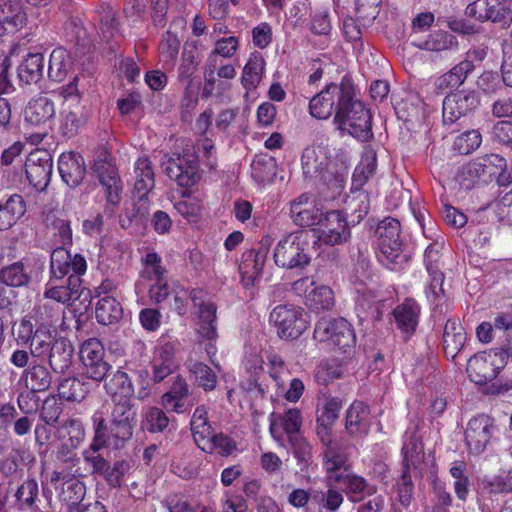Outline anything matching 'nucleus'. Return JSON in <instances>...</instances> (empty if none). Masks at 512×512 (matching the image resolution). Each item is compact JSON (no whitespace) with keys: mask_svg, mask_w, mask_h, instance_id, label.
Here are the masks:
<instances>
[{"mask_svg":"<svg viewBox=\"0 0 512 512\" xmlns=\"http://www.w3.org/2000/svg\"><path fill=\"white\" fill-rule=\"evenodd\" d=\"M328 106L326 116L335 111L334 121L339 129L347 130L353 137L368 141L372 138V116L364 104L355 99L354 86L347 78L340 85L331 83L322 90V110Z\"/></svg>","mask_w":512,"mask_h":512,"instance_id":"obj_1","label":"nucleus"},{"mask_svg":"<svg viewBox=\"0 0 512 512\" xmlns=\"http://www.w3.org/2000/svg\"><path fill=\"white\" fill-rule=\"evenodd\" d=\"M87 271L83 255H72L64 247L54 249L50 256V279L45 291L47 298L60 303L74 301L80 297L82 276Z\"/></svg>","mask_w":512,"mask_h":512,"instance_id":"obj_2","label":"nucleus"},{"mask_svg":"<svg viewBox=\"0 0 512 512\" xmlns=\"http://www.w3.org/2000/svg\"><path fill=\"white\" fill-rule=\"evenodd\" d=\"M91 420L94 430L93 450H101L108 445L122 448L133 436L137 425V413L133 403L116 402L111 411L109 424L100 411H96Z\"/></svg>","mask_w":512,"mask_h":512,"instance_id":"obj_3","label":"nucleus"},{"mask_svg":"<svg viewBox=\"0 0 512 512\" xmlns=\"http://www.w3.org/2000/svg\"><path fill=\"white\" fill-rule=\"evenodd\" d=\"M309 232L288 234L282 238L274 249V261L285 269H304L311 261Z\"/></svg>","mask_w":512,"mask_h":512,"instance_id":"obj_4","label":"nucleus"},{"mask_svg":"<svg viewBox=\"0 0 512 512\" xmlns=\"http://www.w3.org/2000/svg\"><path fill=\"white\" fill-rule=\"evenodd\" d=\"M269 321L281 340L292 341L300 338L309 328L310 321L305 311L292 304H279L269 315Z\"/></svg>","mask_w":512,"mask_h":512,"instance_id":"obj_5","label":"nucleus"},{"mask_svg":"<svg viewBox=\"0 0 512 512\" xmlns=\"http://www.w3.org/2000/svg\"><path fill=\"white\" fill-rule=\"evenodd\" d=\"M161 166L164 173L183 188H191L196 185L201 177L198 156L190 150L166 154Z\"/></svg>","mask_w":512,"mask_h":512,"instance_id":"obj_6","label":"nucleus"},{"mask_svg":"<svg viewBox=\"0 0 512 512\" xmlns=\"http://www.w3.org/2000/svg\"><path fill=\"white\" fill-rule=\"evenodd\" d=\"M400 233V222L391 217L380 221L375 230L379 249L378 258L380 262L391 269L393 265L401 263L404 258Z\"/></svg>","mask_w":512,"mask_h":512,"instance_id":"obj_7","label":"nucleus"},{"mask_svg":"<svg viewBox=\"0 0 512 512\" xmlns=\"http://www.w3.org/2000/svg\"><path fill=\"white\" fill-rule=\"evenodd\" d=\"M512 355L505 349L480 352L470 357L467 372L470 380L477 385H485L494 380L506 366L508 357Z\"/></svg>","mask_w":512,"mask_h":512,"instance_id":"obj_8","label":"nucleus"},{"mask_svg":"<svg viewBox=\"0 0 512 512\" xmlns=\"http://www.w3.org/2000/svg\"><path fill=\"white\" fill-rule=\"evenodd\" d=\"M348 176L347 156L343 150L328 151L322 169V198L335 200L344 191Z\"/></svg>","mask_w":512,"mask_h":512,"instance_id":"obj_9","label":"nucleus"},{"mask_svg":"<svg viewBox=\"0 0 512 512\" xmlns=\"http://www.w3.org/2000/svg\"><path fill=\"white\" fill-rule=\"evenodd\" d=\"M106 351L101 340L89 338L79 347V359L83 365L84 373L89 379L97 382L105 380L110 363L105 359Z\"/></svg>","mask_w":512,"mask_h":512,"instance_id":"obj_10","label":"nucleus"},{"mask_svg":"<svg viewBox=\"0 0 512 512\" xmlns=\"http://www.w3.org/2000/svg\"><path fill=\"white\" fill-rule=\"evenodd\" d=\"M290 215L295 225L310 228L314 244L320 241V208L314 197L304 193L290 203Z\"/></svg>","mask_w":512,"mask_h":512,"instance_id":"obj_11","label":"nucleus"},{"mask_svg":"<svg viewBox=\"0 0 512 512\" xmlns=\"http://www.w3.org/2000/svg\"><path fill=\"white\" fill-rule=\"evenodd\" d=\"M56 115L55 103L47 96L38 95L31 98L23 110L24 124L37 128L46 135L51 128Z\"/></svg>","mask_w":512,"mask_h":512,"instance_id":"obj_12","label":"nucleus"},{"mask_svg":"<svg viewBox=\"0 0 512 512\" xmlns=\"http://www.w3.org/2000/svg\"><path fill=\"white\" fill-rule=\"evenodd\" d=\"M50 483L56 490L61 486L58 498L69 506V510L85 505L82 501L86 494V486L69 470H54L50 476Z\"/></svg>","mask_w":512,"mask_h":512,"instance_id":"obj_13","label":"nucleus"},{"mask_svg":"<svg viewBox=\"0 0 512 512\" xmlns=\"http://www.w3.org/2000/svg\"><path fill=\"white\" fill-rule=\"evenodd\" d=\"M53 171V159L47 150L32 151L25 161V174L29 184L38 191L47 188Z\"/></svg>","mask_w":512,"mask_h":512,"instance_id":"obj_14","label":"nucleus"},{"mask_svg":"<svg viewBox=\"0 0 512 512\" xmlns=\"http://www.w3.org/2000/svg\"><path fill=\"white\" fill-rule=\"evenodd\" d=\"M322 435V444L326 445V450L322 457V467L325 472V484L328 487L330 484L341 481L343 474L350 469L348 464V455L336 442L328 439Z\"/></svg>","mask_w":512,"mask_h":512,"instance_id":"obj_15","label":"nucleus"},{"mask_svg":"<svg viewBox=\"0 0 512 512\" xmlns=\"http://www.w3.org/2000/svg\"><path fill=\"white\" fill-rule=\"evenodd\" d=\"M496 430L494 421L488 415H478L467 424L465 442L470 454L482 453Z\"/></svg>","mask_w":512,"mask_h":512,"instance_id":"obj_16","label":"nucleus"},{"mask_svg":"<svg viewBox=\"0 0 512 512\" xmlns=\"http://www.w3.org/2000/svg\"><path fill=\"white\" fill-rule=\"evenodd\" d=\"M93 171L105 189L107 203L118 206L123 186L115 163L107 157L98 158L94 162Z\"/></svg>","mask_w":512,"mask_h":512,"instance_id":"obj_17","label":"nucleus"},{"mask_svg":"<svg viewBox=\"0 0 512 512\" xmlns=\"http://www.w3.org/2000/svg\"><path fill=\"white\" fill-rule=\"evenodd\" d=\"M465 14L481 22L506 24L512 21V11L503 0H476L466 7Z\"/></svg>","mask_w":512,"mask_h":512,"instance_id":"obj_18","label":"nucleus"},{"mask_svg":"<svg viewBox=\"0 0 512 512\" xmlns=\"http://www.w3.org/2000/svg\"><path fill=\"white\" fill-rule=\"evenodd\" d=\"M322 342L330 349L346 353L356 342L354 329L344 318L333 319L322 333Z\"/></svg>","mask_w":512,"mask_h":512,"instance_id":"obj_19","label":"nucleus"},{"mask_svg":"<svg viewBox=\"0 0 512 512\" xmlns=\"http://www.w3.org/2000/svg\"><path fill=\"white\" fill-rule=\"evenodd\" d=\"M27 21L20 0H0V37L15 34L26 26Z\"/></svg>","mask_w":512,"mask_h":512,"instance_id":"obj_20","label":"nucleus"},{"mask_svg":"<svg viewBox=\"0 0 512 512\" xmlns=\"http://www.w3.org/2000/svg\"><path fill=\"white\" fill-rule=\"evenodd\" d=\"M478 97L474 93L458 92L445 97L443 101V121L453 124L462 116L477 108Z\"/></svg>","mask_w":512,"mask_h":512,"instance_id":"obj_21","label":"nucleus"},{"mask_svg":"<svg viewBox=\"0 0 512 512\" xmlns=\"http://www.w3.org/2000/svg\"><path fill=\"white\" fill-rule=\"evenodd\" d=\"M58 171L62 181L69 187L79 186L86 175V165L81 154L62 153L58 159Z\"/></svg>","mask_w":512,"mask_h":512,"instance_id":"obj_22","label":"nucleus"},{"mask_svg":"<svg viewBox=\"0 0 512 512\" xmlns=\"http://www.w3.org/2000/svg\"><path fill=\"white\" fill-rule=\"evenodd\" d=\"M190 394L189 385L182 375L174 377L167 392L161 397V405L170 412L183 414L190 410L192 403H186Z\"/></svg>","mask_w":512,"mask_h":512,"instance_id":"obj_23","label":"nucleus"},{"mask_svg":"<svg viewBox=\"0 0 512 512\" xmlns=\"http://www.w3.org/2000/svg\"><path fill=\"white\" fill-rule=\"evenodd\" d=\"M350 233L345 217L340 211H331L322 219V242L339 245L347 241Z\"/></svg>","mask_w":512,"mask_h":512,"instance_id":"obj_24","label":"nucleus"},{"mask_svg":"<svg viewBox=\"0 0 512 512\" xmlns=\"http://www.w3.org/2000/svg\"><path fill=\"white\" fill-rule=\"evenodd\" d=\"M73 356L74 347L71 341L66 337L59 336L46 358L54 373L64 374L72 366Z\"/></svg>","mask_w":512,"mask_h":512,"instance_id":"obj_25","label":"nucleus"},{"mask_svg":"<svg viewBox=\"0 0 512 512\" xmlns=\"http://www.w3.org/2000/svg\"><path fill=\"white\" fill-rule=\"evenodd\" d=\"M293 293L303 299L312 312L320 311V279L317 275L305 276L292 283Z\"/></svg>","mask_w":512,"mask_h":512,"instance_id":"obj_26","label":"nucleus"},{"mask_svg":"<svg viewBox=\"0 0 512 512\" xmlns=\"http://www.w3.org/2000/svg\"><path fill=\"white\" fill-rule=\"evenodd\" d=\"M104 389L111 397L114 405H116V402L132 403L131 397L134 394V386L125 371L120 369L115 371L111 377L105 381Z\"/></svg>","mask_w":512,"mask_h":512,"instance_id":"obj_27","label":"nucleus"},{"mask_svg":"<svg viewBox=\"0 0 512 512\" xmlns=\"http://www.w3.org/2000/svg\"><path fill=\"white\" fill-rule=\"evenodd\" d=\"M135 183L133 194L143 200L155 186V174L148 157H139L134 164Z\"/></svg>","mask_w":512,"mask_h":512,"instance_id":"obj_28","label":"nucleus"},{"mask_svg":"<svg viewBox=\"0 0 512 512\" xmlns=\"http://www.w3.org/2000/svg\"><path fill=\"white\" fill-rule=\"evenodd\" d=\"M26 213V202L19 194L0 200V231L13 227Z\"/></svg>","mask_w":512,"mask_h":512,"instance_id":"obj_29","label":"nucleus"},{"mask_svg":"<svg viewBox=\"0 0 512 512\" xmlns=\"http://www.w3.org/2000/svg\"><path fill=\"white\" fill-rule=\"evenodd\" d=\"M465 330L458 319H448L443 331V347L447 357L455 359L464 347Z\"/></svg>","mask_w":512,"mask_h":512,"instance_id":"obj_30","label":"nucleus"},{"mask_svg":"<svg viewBox=\"0 0 512 512\" xmlns=\"http://www.w3.org/2000/svg\"><path fill=\"white\" fill-rule=\"evenodd\" d=\"M217 305L209 304L201 310H195L196 334L200 339L215 340L219 338L217 330Z\"/></svg>","mask_w":512,"mask_h":512,"instance_id":"obj_31","label":"nucleus"},{"mask_svg":"<svg viewBox=\"0 0 512 512\" xmlns=\"http://www.w3.org/2000/svg\"><path fill=\"white\" fill-rule=\"evenodd\" d=\"M44 73V56L42 53H29L17 68L21 85L38 83Z\"/></svg>","mask_w":512,"mask_h":512,"instance_id":"obj_32","label":"nucleus"},{"mask_svg":"<svg viewBox=\"0 0 512 512\" xmlns=\"http://www.w3.org/2000/svg\"><path fill=\"white\" fill-rule=\"evenodd\" d=\"M21 378L25 380L27 387L36 392L48 390L52 383V374L48 367L35 359L24 369Z\"/></svg>","mask_w":512,"mask_h":512,"instance_id":"obj_33","label":"nucleus"},{"mask_svg":"<svg viewBox=\"0 0 512 512\" xmlns=\"http://www.w3.org/2000/svg\"><path fill=\"white\" fill-rule=\"evenodd\" d=\"M14 504L19 511L38 510L39 485L35 477H27L14 493Z\"/></svg>","mask_w":512,"mask_h":512,"instance_id":"obj_34","label":"nucleus"},{"mask_svg":"<svg viewBox=\"0 0 512 512\" xmlns=\"http://www.w3.org/2000/svg\"><path fill=\"white\" fill-rule=\"evenodd\" d=\"M265 59L259 52L251 53L242 72L241 84L246 93L255 90L260 84L264 71Z\"/></svg>","mask_w":512,"mask_h":512,"instance_id":"obj_35","label":"nucleus"},{"mask_svg":"<svg viewBox=\"0 0 512 512\" xmlns=\"http://www.w3.org/2000/svg\"><path fill=\"white\" fill-rule=\"evenodd\" d=\"M419 306L412 300L407 299L393 310V315L398 328L406 333L413 332L418 324Z\"/></svg>","mask_w":512,"mask_h":512,"instance_id":"obj_36","label":"nucleus"},{"mask_svg":"<svg viewBox=\"0 0 512 512\" xmlns=\"http://www.w3.org/2000/svg\"><path fill=\"white\" fill-rule=\"evenodd\" d=\"M58 337L47 325H38L36 327V336L29 343L32 357L42 360L46 359Z\"/></svg>","mask_w":512,"mask_h":512,"instance_id":"obj_37","label":"nucleus"},{"mask_svg":"<svg viewBox=\"0 0 512 512\" xmlns=\"http://www.w3.org/2000/svg\"><path fill=\"white\" fill-rule=\"evenodd\" d=\"M123 315L121 304L113 296L101 297L95 308L97 322L102 325H111L118 322Z\"/></svg>","mask_w":512,"mask_h":512,"instance_id":"obj_38","label":"nucleus"},{"mask_svg":"<svg viewBox=\"0 0 512 512\" xmlns=\"http://www.w3.org/2000/svg\"><path fill=\"white\" fill-rule=\"evenodd\" d=\"M90 391L89 383L72 376L63 378L58 384V396L70 402H81Z\"/></svg>","mask_w":512,"mask_h":512,"instance_id":"obj_39","label":"nucleus"},{"mask_svg":"<svg viewBox=\"0 0 512 512\" xmlns=\"http://www.w3.org/2000/svg\"><path fill=\"white\" fill-rule=\"evenodd\" d=\"M72 62L68 51L64 47H56L49 58L48 77L51 81L61 82L67 76Z\"/></svg>","mask_w":512,"mask_h":512,"instance_id":"obj_40","label":"nucleus"},{"mask_svg":"<svg viewBox=\"0 0 512 512\" xmlns=\"http://www.w3.org/2000/svg\"><path fill=\"white\" fill-rule=\"evenodd\" d=\"M264 361L259 354H249L244 362L246 371L250 374L248 379V391L256 392L260 397H265L268 386L259 381V376L264 372Z\"/></svg>","mask_w":512,"mask_h":512,"instance_id":"obj_41","label":"nucleus"},{"mask_svg":"<svg viewBox=\"0 0 512 512\" xmlns=\"http://www.w3.org/2000/svg\"><path fill=\"white\" fill-rule=\"evenodd\" d=\"M263 264L255 259L251 252L244 251L241 255V261L238 266L241 284L245 289L252 288L255 282L260 278L263 271Z\"/></svg>","mask_w":512,"mask_h":512,"instance_id":"obj_42","label":"nucleus"},{"mask_svg":"<svg viewBox=\"0 0 512 512\" xmlns=\"http://www.w3.org/2000/svg\"><path fill=\"white\" fill-rule=\"evenodd\" d=\"M0 276L3 281H6L14 289L28 287L32 279L30 271L23 260L2 267L0 269Z\"/></svg>","mask_w":512,"mask_h":512,"instance_id":"obj_43","label":"nucleus"},{"mask_svg":"<svg viewBox=\"0 0 512 512\" xmlns=\"http://www.w3.org/2000/svg\"><path fill=\"white\" fill-rule=\"evenodd\" d=\"M96 13L99 18V29L105 40L109 41L120 34V23L116 17V11L110 4L100 3L96 8Z\"/></svg>","mask_w":512,"mask_h":512,"instance_id":"obj_44","label":"nucleus"},{"mask_svg":"<svg viewBox=\"0 0 512 512\" xmlns=\"http://www.w3.org/2000/svg\"><path fill=\"white\" fill-rule=\"evenodd\" d=\"M377 167L376 152L371 148H365L358 166L352 177V188L358 190L373 175Z\"/></svg>","mask_w":512,"mask_h":512,"instance_id":"obj_45","label":"nucleus"},{"mask_svg":"<svg viewBox=\"0 0 512 512\" xmlns=\"http://www.w3.org/2000/svg\"><path fill=\"white\" fill-rule=\"evenodd\" d=\"M474 69L470 61H461L450 71L443 74L436 80V86L440 90L453 89L462 85L467 75Z\"/></svg>","mask_w":512,"mask_h":512,"instance_id":"obj_46","label":"nucleus"},{"mask_svg":"<svg viewBox=\"0 0 512 512\" xmlns=\"http://www.w3.org/2000/svg\"><path fill=\"white\" fill-rule=\"evenodd\" d=\"M203 452L207 454H217L221 457H230L239 452L236 440L224 432L214 434L209 444Z\"/></svg>","mask_w":512,"mask_h":512,"instance_id":"obj_47","label":"nucleus"},{"mask_svg":"<svg viewBox=\"0 0 512 512\" xmlns=\"http://www.w3.org/2000/svg\"><path fill=\"white\" fill-rule=\"evenodd\" d=\"M368 407L362 402H354L348 409L346 414L345 427L350 435H355L366 431Z\"/></svg>","mask_w":512,"mask_h":512,"instance_id":"obj_48","label":"nucleus"},{"mask_svg":"<svg viewBox=\"0 0 512 512\" xmlns=\"http://www.w3.org/2000/svg\"><path fill=\"white\" fill-rule=\"evenodd\" d=\"M251 174L258 183L272 181L276 175V160L269 155H257L251 163Z\"/></svg>","mask_w":512,"mask_h":512,"instance_id":"obj_49","label":"nucleus"},{"mask_svg":"<svg viewBox=\"0 0 512 512\" xmlns=\"http://www.w3.org/2000/svg\"><path fill=\"white\" fill-rule=\"evenodd\" d=\"M189 371L193 375L197 386L205 392H212L216 389L217 375L207 364L195 361L189 365Z\"/></svg>","mask_w":512,"mask_h":512,"instance_id":"obj_50","label":"nucleus"},{"mask_svg":"<svg viewBox=\"0 0 512 512\" xmlns=\"http://www.w3.org/2000/svg\"><path fill=\"white\" fill-rule=\"evenodd\" d=\"M479 487L484 494H506L512 492V475L484 476L479 480Z\"/></svg>","mask_w":512,"mask_h":512,"instance_id":"obj_51","label":"nucleus"},{"mask_svg":"<svg viewBox=\"0 0 512 512\" xmlns=\"http://www.w3.org/2000/svg\"><path fill=\"white\" fill-rule=\"evenodd\" d=\"M456 46V38L452 34L445 31H436L430 34L425 41L417 44V47L433 52L450 50Z\"/></svg>","mask_w":512,"mask_h":512,"instance_id":"obj_52","label":"nucleus"},{"mask_svg":"<svg viewBox=\"0 0 512 512\" xmlns=\"http://www.w3.org/2000/svg\"><path fill=\"white\" fill-rule=\"evenodd\" d=\"M180 49V40L177 34L167 30L159 43V53L164 64L174 66Z\"/></svg>","mask_w":512,"mask_h":512,"instance_id":"obj_53","label":"nucleus"},{"mask_svg":"<svg viewBox=\"0 0 512 512\" xmlns=\"http://www.w3.org/2000/svg\"><path fill=\"white\" fill-rule=\"evenodd\" d=\"M328 487L344 488L347 487L348 491L354 494H372L374 489L370 487L367 481L356 474H352L350 469L343 474L341 481L330 484Z\"/></svg>","mask_w":512,"mask_h":512,"instance_id":"obj_54","label":"nucleus"},{"mask_svg":"<svg viewBox=\"0 0 512 512\" xmlns=\"http://www.w3.org/2000/svg\"><path fill=\"white\" fill-rule=\"evenodd\" d=\"M303 176L306 181L316 180L320 175V161L315 146L304 149L301 157Z\"/></svg>","mask_w":512,"mask_h":512,"instance_id":"obj_55","label":"nucleus"},{"mask_svg":"<svg viewBox=\"0 0 512 512\" xmlns=\"http://www.w3.org/2000/svg\"><path fill=\"white\" fill-rule=\"evenodd\" d=\"M266 365L269 376L275 382L278 388H283V375L286 373V364L281 355L270 349L266 352Z\"/></svg>","mask_w":512,"mask_h":512,"instance_id":"obj_56","label":"nucleus"},{"mask_svg":"<svg viewBox=\"0 0 512 512\" xmlns=\"http://www.w3.org/2000/svg\"><path fill=\"white\" fill-rule=\"evenodd\" d=\"M169 424L166 413L158 407H150L143 420V428L150 433H161Z\"/></svg>","mask_w":512,"mask_h":512,"instance_id":"obj_57","label":"nucleus"},{"mask_svg":"<svg viewBox=\"0 0 512 512\" xmlns=\"http://www.w3.org/2000/svg\"><path fill=\"white\" fill-rule=\"evenodd\" d=\"M461 178V184L467 189L479 181L487 182L489 179L479 159L462 168Z\"/></svg>","mask_w":512,"mask_h":512,"instance_id":"obj_58","label":"nucleus"},{"mask_svg":"<svg viewBox=\"0 0 512 512\" xmlns=\"http://www.w3.org/2000/svg\"><path fill=\"white\" fill-rule=\"evenodd\" d=\"M320 80V68L316 69L308 79L307 88L302 89V96L309 99L308 111L309 114L315 118L320 119V91L313 92L310 88Z\"/></svg>","mask_w":512,"mask_h":512,"instance_id":"obj_59","label":"nucleus"},{"mask_svg":"<svg viewBox=\"0 0 512 512\" xmlns=\"http://www.w3.org/2000/svg\"><path fill=\"white\" fill-rule=\"evenodd\" d=\"M164 503L169 512H207L206 507L192 505L184 495L177 493L168 495Z\"/></svg>","mask_w":512,"mask_h":512,"instance_id":"obj_60","label":"nucleus"},{"mask_svg":"<svg viewBox=\"0 0 512 512\" xmlns=\"http://www.w3.org/2000/svg\"><path fill=\"white\" fill-rule=\"evenodd\" d=\"M61 429L67 434L66 441L71 442L72 447H78L85 439V429L80 418L70 417L66 419Z\"/></svg>","mask_w":512,"mask_h":512,"instance_id":"obj_61","label":"nucleus"},{"mask_svg":"<svg viewBox=\"0 0 512 512\" xmlns=\"http://www.w3.org/2000/svg\"><path fill=\"white\" fill-rule=\"evenodd\" d=\"M381 0H355V14L365 25L371 23L379 14Z\"/></svg>","mask_w":512,"mask_h":512,"instance_id":"obj_62","label":"nucleus"},{"mask_svg":"<svg viewBox=\"0 0 512 512\" xmlns=\"http://www.w3.org/2000/svg\"><path fill=\"white\" fill-rule=\"evenodd\" d=\"M62 411V403L52 395L44 400L39 417L42 422L56 425Z\"/></svg>","mask_w":512,"mask_h":512,"instance_id":"obj_63","label":"nucleus"},{"mask_svg":"<svg viewBox=\"0 0 512 512\" xmlns=\"http://www.w3.org/2000/svg\"><path fill=\"white\" fill-rule=\"evenodd\" d=\"M482 142V136L478 130L467 131L458 136L454 142L455 149L460 154H469L476 150Z\"/></svg>","mask_w":512,"mask_h":512,"instance_id":"obj_64","label":"nucleus"}]
</instances>
